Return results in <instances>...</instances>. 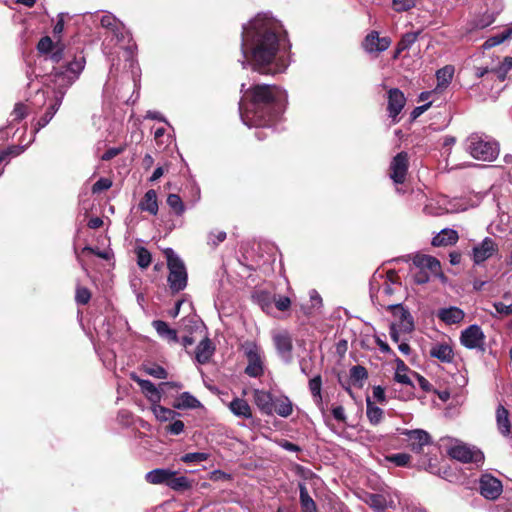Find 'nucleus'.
<instances>
[{"label": "nucleus", "mask_w": 512, "mask_h": 512, "mask_svg": "<svg viewBox=\"0 0 512 512\" xmlns=\"http://www.w3.org/2000/svg\"><path fill=\"white\" fill-rule=\"evenodd\" d=\"M286 35L279 20L270 13H259L243 25L239 60L260 74L274 75L288 67L284 55Z\"/></svg>", "instance_id": "f257e3e1"}, {"label": "nucleus", "mask_w": 512, "mask_h": 512, "mask_svg": "<svg viewBox=\"0 0 512 512\" xmlns=\"http://www.w3.org/2000/svg\"><path fill=\"white\" fill-rule=\"evenodd\" d=\"M240 92L239 113L248 127L271 128L285 111L287 93L276 85L256 84L246 88L243 83Z\"/></svg>", "instance_id": "f03ea898"}, {"label": "nucleus", "mask_w": 512, "mask_h": 512, "mask_svg": "<svg viewBox=\"0 0 512 512\" xmlns=\"http://www.w3.org/2000/svg\"><path fill=\"white\" fill-rule=\"evenodd\" d=\"M85 64L86 60L83 52H79L71 60H67L64 65L53 69L49 78L53 83L54 103L48 107L44 115L35 124V133H38L52 120L62 104L66 91L79 78L85 68Z\"/></svg>", "instance_id": "7ed1b4c3"}, {"label": "nucleus", "mask_w": 512, "mask_h": 512, "mask_svg": "<svg viewBox=\"0 0 512 512\" xmlns=\"http://www.w3.org/2000/svg\"><path fill=\"white\" fill-rule=\"evenodd\" d=\"M164 254L169 269L168 284L172 293H178L187 286V271L184 262L172 248H166Z\"/></svg>", "instance_id": "20e7f679"}, {"label": "nucleus", "mask_w": 512, "mask_h": 512, "mask_svg": "<svg viewBox=\"0 0 512 512\" xmlns=\"http://www.w3.org/2000/svg\"><path fill=\"white\" fill-rule=\"evenodd\" d=\"M466 150L473 158L482 161H493L499 154L498 144L479 134H472L467 138Z\"/></svg>", "instance_id": "39448f33"}, {"label": "nucleus", "mask_w": 512, "mask_h": 512, "mask_svg": "<svg viewBox=\"0 0 512 512\" xmlns=\"http://www.w3.org/2000/svg\"><path fill=\"white\" fill-rule=\"evenodd\" d=\"M242 347L247 359L245 373L253 378L261 377L265 368L262 349L254 342H245Z\"/></svg>", "instance_id": "423d86ee"}, {"label": "nucleus", "mask_w": 512, "mask_h": 512, "mask_svg": "<svg viewBox=\"0 0 512 512\" xmlns=\"http://www.w3.org/2000/svg\"><path fill=\"white\" fill-rule=\"evenodd\" d=\"M141 388L142 393L151 403V406L160 403L163 393L167 388L180 389L182 385L177 382H162L158 387L155 386L150 380L140 379L133 377Z\"/></svg>", "instance_id": "0eeeda50"}, {"label": "nucleus", "mask_w": 512, "mask_h": 512, "mask_svg": "<svg viewBox=\"0 0 512 512\" xmlns=\"http://www.w3.org/2000/svg\"><path fill=\"white\" fill-rule=\"evenodd\" d=\"M485 334L482 328L477 324L468 326L461 332L460 343L467 349L485 351Z\"/></svg>", "instance_id": "6e6552de"}, {"label": "nucleus", "mask_w": 512, "mask_h": 512, "mask_svg": "<svg viewBox=\"0 0 512 512\" xmlns=\"http://www.w3.org/2000/svg\"><path fill=\"white\" fill-rule=\"evenodd\" d=\"M448 454L451 458L463 463H481L484 460L482 451L466 444H456L449 448Z\"/></svg>", "instance_id": "1a4fd4ad"}, {"label": "nucleus", "mask_w": 512, "mask_h": 512, "mask_svg": "<svg viewBox=\"0 0 512 512\" xmlns=\"http://www.w3.org/2000/svg\"><path fill=\"white\" fill-rule=\"evenodd\" d=\"M409 167V156L407 152H399L393 157L390 163L389 176L395 184H403L406 181Z\"/></svg>", "instance_id": "9d476101"}, {"label": "nucleus", "mask_w": 512, "mask_h": 512, "mask_svg": "<svg viewBox=\"0 0 512 512\" xmlns=\"http://www.w3.org/2000/svg\"><path fill=\"white\" fill-rule=\"evenodd\" d=\"M273 343L281 360L285 364H290L293 360V342L291 335L287 331L274 333Z\"/></svg>", "instance_id": "9b49d317"}, {"label": "nucleus", "mask_w": 512, "mask_h": 512, "mask_svg": "<svg viewBox=\"0 0 512 512\" xmlns=\"http://www.w3.org/2000/svg\"><path fill=\"white\" fill-rule=\"evenodd\" d=\"M502 490L503 486L499 479L491 474H484L481 476L479 480V491L484 498L488 500H495L501 495Z\"/></svg>", "instance_id": "f8f14e48"}, {"label": "nucleus", "mask_w": 512, "mask_h": 512, "mask_svg": "<svg viewBox=\"0 0 512 512\" xmlns=\"http://www.w3.org/2000/svg\"><path fill=\"white\" fill-rule=\"evenodd\" d=\"M498 251V245L490 238L485 237L480 243L474 245L472 249V260L479 265L492 257Z\"/></svg>", "instance_id": "ddd939ff"}, {"label": "nucleus", "mask_w": 512, "mask_h": 512, "mask_svg": "<svg viewBox=\"0 0 512 512\" xmlns=\"http://www.w3.org/2000/svg\"><path fill=\"white\" fill-rule=\"evenodd\" d=\"M400 434L407 437L411 450L415 453H421L423 447L430 444L431 437L428 432L422 429H402Z\"/></svg>", "instance_id": "4468645a"}, {"label": "nucleus", "mask_w": 512, "mask_h": 512, "mask_svg": "<svg viewBox=\"0 0 512 512\" xmlns=\"http://www.w3.org/2000/svg\"><path fill=\"white\" fill-rule=\"evenodd\" d=\"M391 39L389 37H379L377 31H371L363 41V48L368 53H381L389 48Z\"/></svg>", "instance_id": "2eb2a0df"}, {"label": "nucleus", "mask_w": 512, "mask_h": 512, "mask_svg": "<svg viewBox=\"0 0 512 512\" xmlns=\"http://www.w3.org/2000/svg\"><path fill=\"white\" fill-rule=\"evenodd\" d=\"M406 103L404 93L398 88L388 90V114L393 120H396Z\"/></svg>", "instance_id": "dca6fc26"}, {"label": "nucleus", "mask_w": 512, "mask_h": 512, "mask_svg": "<svg viewBox=\"0 0 512 512\" xmlns=\"http://www.w3.org/2000/svg\"><path fill=\"white\" fill-rule=\"evenodd\" d=\"M413 263L417 268L427 271L434 276L439 275L441 272L440 262L430 255L418 254L413 258Z\"/></svg>", "instance_id": "f3484780"}, {"label": "nucleus", "mask_w": 512, "mask_h": 512, "mask_svg": "<svg viewBox=\"0 0 512 512\" xmlns=\"http://www.w3.org/2000/svg\"><path fill=\"white\" fill-rule=\"evenodd\" d=\"M101 26L110 30L118 41L125 38V27L114 15L111 13L104 14L100 19Z\"/></svg>", "instance_id": "a211bd4d"}, {"label": "nucleus", "mask_w": 512, "mask_h": 512, "mask_svg": "<svg viewBox=\"0 0 512 512\" xmlns=\"http://www.w3.org/2000/svg\"><path fill=\"white\" fill-rule=\"evenodd\" d=\"M389 308L393 311V314L399 320L400 330L403 332H410L414 328L413 318L410 312L405 309L402 304L389 305Z\"/></svg>", "instance_id": "6ab92c4d"}, {"label": "nucleus", "mask_w": 512, "mask_h": 512, "mask_svg": "<svg viewBox=\"0 0 512 512\" xmlns=\"http://www.w3.org/2000/svg\"><path fill=\"white\" fill-rule=\"evenodd\" d=\"M437 317L447 325L458 324L465 318V313L462 309L456 306L441 308L437 311Z\"/></svg>", "instance_id": "aec40b11"}, {"label": "nucleus", "mask_w": 512, "mask_h": 512, "mask_svg": "<svg viewBox=\"0 0 512 512\" xmlns=\"http://www.w3.org/2000/svg\"><path fill=\"white\" fill-rule=\"evenodd\" d=\"M253 399L259 410L267 415L273 413L274 401L272 395L264 390L255 389L253 391Z\"/></svg>", "instance_id": "412c9836"}, {"label": "nucleus", "mask_w": 512, "mask_h": 512, "mask_svg": "<svg viewBox=\"0 0 512 512\" xmlns=\"http://www.w3.org/2000/svg\"><path fill=\"white\" fill-rule=\"evenodd\" d=\"M215 352V346L209 338H204L196 347L195 359L199 364H206L210 361Z\"/></svg>", "instance_id": "4be33fe9"}, {"label": "nucleus", "mask_w": 512, "mask_h": 512, "mask_svg": "<svg viewBox=\"0 0 512 512\" xmlns=\"http://www.w3.org/2000/svg\"><path fill=\"white\" fill-rule=\"evenodd\" d=\"M430 355L444 363H450L454 358L453 349L447 343L434 344L430 349Z\"/></svg>", "instance_id": "5701e85b"}, {"label": "nucleus", "mask_w": 512, "mask_h": 512, "mask_svg": "<svg viewBox=\"0 0 512 512\" xmlns=\"http://www.w3.org/2000/svg\"><path fill=\"white\" fill-rule=\"evenodd\" d=\"M496 423L499 433L505 437L510 435L511 422L509 419V411L502 405L496 410Z\"/></svg>", "instance_id": "b1692460"}, {"label": "nucleus", "mask_w": 512, "mask_h": 512, "mask_svg": "<svg viewBox=\"0 0 512 512\" xmlns=\"http://www.w3.org/2000/svg\"><path fill=\"white\" fill-rule=\"evenodd\" d=\"M153 328L156 330L158 335L167 340L168 342L177 343L179 341L177 331L169 327V325L162 320H154L152 322Z\"/></svg>", "instance_id": "393cba45"}, {"label": "nucleus", "mask_w": 512, "mask_h": 512, "mask_svg": "<svg viewBox=\"0 0 512 512\" xmlns=\"http://www.w3.org/2000/svg\"><path fill=\"white\" fill-rule=\"evenodd\" d=\"M230 411L237 417L250 419L252 417L251 407L248 402L242 398H235L229 403Z\"/></svg>", "instance_id": "a878e982"}, {"label": "nucleus", "mask_w": 512, "mask_h": 512, "mask_svg": "<svg viewBox=\"0 0 512 512\" xmlns=\"http://www.w3.org/2000/svg\"><path fill=\"white\" fill-rule=\"evenodd\" d=\"M457 240V232L453 229L445 228L433 237L432 245L435 247L447 246L456 243Z\"/></svg>", "instance_id": "bb28decb"}, {"label": "nucleus", "mask_w": 512, "mask_h": 512, "mask_svg": "<svg viewBox=\"0 0 512 512\" xmlns=\"http://www.w3.org/2000/svg\"><path fill=\"white\" fill-rule=\"evenodd\" d=\"M139 208L142 211L149 212L152 215H156L158 213V200L157 193L155 190H148L142 200L139 203Z\"/></svg>", "instance_id": "cd10ccee"}, {"label": "nucleus", "mask_w": 512, "mask_h": 512, "mask_svg": "<svg viewBox=\"0 0 512 512\" xmlns=\"http://www.w3.org/2000/svg\"><path fill=\"white\" fill-rule=\"evenodd\" d=\"M507 40H512V24L506 27L501 33L489 37L482 45L484 50H489Z\"/></svg>", "instance_id": "c85d7f7f"}, {"label": "nucleus", "mask_w": 512, "mask_h": 512, "mask_svg": "<svg viewBox=\"0 0 512 512\" xmlns=\"http://www.w3.org/2000/svg\"><path fill=\"white\" fill-rule=\"evenodd\" d=\"M172 470L170 469H154L145 475V479L151 484H165L167 485L171 477Z\"/></svg>", "instance_id": "c756f323"}, {"label": "nucleus", "mask_w": 512, "mask_h": 512, "mask_svg": "<svg viewBox=\"0 0 512 512\" xmlns=\"http://www.w3.org/2000/svg\"><path fill=\"white\" fill-rule=\"evenodd\" d=\"M167 486L175 491H185L192 487V481L186 476H177V473L172 471Z\"/></svg>", "instance_id": "7c9ffc66"}, {"label": "nucleus", "mask_w": 512, "mask_h": 512, "mask_svg": "<svg viewBox=\"0 0 512 512\" xmlns=\"http://www.w3.org/2000/svg\"><path fill=\"white\" fill-rule=\"evenodd\" d=\"M300 505L302 512H317L315 501L311 498L308 490L303 483H299Z\"/></svg>", "instance_id": "2f4dec72"}, {"label": "nucleus", "mask_w": 512, "mask_h": 512, "mask_svg": "<svg viewBox=\"0 0 512 512\" xmlns=\"http://www.w3.org/2000/svg\"><path fill=\"white\" fill-rule=\"evenodd\" d=\"M384 412L375 406L370 397L366 398V416L372 425H378L383 419Z\"/></svg>", "instance_id": "473e14b6"}, {"label": "nucleus", "mask_w": 512, "mask_h": 512, "mask_svg": "<svg viewBox=\"0 0 512 512\" xmlns=\"http://www.w3.org/2000/svg\"><path fill=\"white\" fill-rule=\"evenodd\" d=\"M421 31H416V32H407L405 33L400 41L398 42L397 44V47H396V50H395V55H394V58H397L398 55L405 51V50H408L409 48H411V46L416 42V40L418 39L419 35H420Z\"/></svg>", "instance_id": "72a5a7b5"}, {"label": "nucleus", "mask_w": 512, "mask_h": 512, "mask_svg": "<svg viewBox=\"0 0 512 512\" xmlns=\"http://www.w3.org/2000/svg\"><path fill=\"white\" fill-rule=\"evenodd\" d=\"M201 403L189 392H183L174 402L173 407L176 409H193L198 408Z\"/></svg>", "instance_id": "f704fd0d"}, {"label": "nucleus", "mask_w": 512, "mask_h": 512, "mask_svg": "<svg viewBox=\"0 0 512 512\" xmlns=\"http://www.w3.org/2000/svg\"><path fill=\"white\" fill-rule=\"evenodd\" d=\"M134 48V46H127L124 49L123 57L125 59L124 67L130 69L132 78L135 81V78L138 75L139 68L137 60L135 59Z\"/></svg>", "instance_id": "c9c22d12"}, {"label": "nucleus", "mask_w": 512, "mask_h": 512, "mask_svg": "<svg viewBox=\"0 0 512 512\" xmlns=\"http://www.w3.org/2000/svg\"><path fill=\"white\" fill-rule=\"evenodd\" d=\"M151 409L157 420L161 422L171 421L178 415L174 410L161 406L159 403L152 405Z\"/></svg>", "instance_id": "e433bc0d"}, {"label": "nucleus", "mask_w": 512, "mask_h": 512, "mask_svg": "<svg viewBox=\"0 0 512 512\" xmlns=\"http://www.w3.org/2000/svg\"><path fill=\"white\" fill-rule=\"evenodd\" d=\"M292 411V403L287 397L274 401L273 412H276L279 416L288 417L292 414Z\"/></svg>", "instance_id": "4c0bfd02"}, {"label": "nucleus", "mask_w": 512, "mask_h": 512, "mask_svg": "<svg viewBox=\"0 0 512 512\" xmlns=\"http://www.w3.org/2000/svg\"><path fill=\"white\" fill-rule=\"evenodd\" d=\"M321 388H322V379H321V376L318 374V375L314 376L313 378H311L309 381V390L311 392L314 402L317 405L322 403Z\"/></svg>", "instance_id": "58836bf2"}, {"label": "nucleus", "mask_w": 512, "mask_h": 512, "mask_svg": "<svg viewBox=\"0 0 512 512\" xmlns=\"http://www.w3.org/2000/svg\"><path fill=\"white\" fill-rule=\"evenodd\" d=\"M454 69L452 66H445L436 72L438 86L446 87L452 80Z\"/></svg>", "instance_id": "ea45409f"}, {"label": "nucleus", "mask_w": 512, "mask_h": 512, "mask_svg": "<svg viewBox=\"0 0 512 512\" xmlns=\"http://www.w3.org/2000/svg\"><path fill=\"white\" fill-rule=\"evenodd\" d=\"M167 204L177 216H181L185 212V205L181 197L177 194H169Z\"/></svg>", "instance_id": "a19ab883"}, {"label": "nucleus", "mask_w": 512, "mask_h": 512, "mask_svg": "<svg viewBox=\"0 0 512 512\" xmlns=\"http://www.w3.org/2000/svg\"><path fill=\"white\" fill-rule=\"evenodd\" d=\"M368 377V373L365 367L361 365L353 366L350 369V378L353 381L354 384H358L359 386H362V383L364 380H366Z\"/></svg>", "instance_id": "79ce46f5"}, {"label": "nucleus", "mask_w": 512, "mask_h": 512, "mask_svg": "<svg viewBox=\"0 0 512 512\" xmlns=\"http://www.w3.org/2000/svg\"><path fill=\"white\" fill-rule=\"evenodd\" d=\"M210 454L206 452L186 453L181 457V461L187 464H198L208 460Z\"/></svg>", "instance_id": "37998d69"}, {"label": "nucleus", "mask_w": 512, "mask_h": 512, "mask_svg": "<svg viewBox=\"0 0 512 512\" xmlns=\"http://www.w3.org/2000/svg\"><path fill=\"white\" fill-rule=\"evenodd\" d=\"M137 264L140 268L145 269L151 264V253L145 247L136 249Z\"/></svg>", "instance_id": "c03bdc74"}, {"label": "nucleus", "mask_w": 512, "mask_h": 512, "mask_svg": "<svg viewBox=\"0 0 512 512\" xmlns=\"http://www.w3.org/2000/svg\"><path fill=\"white\" fill-rule=\"evenodd\" d=\"M28 115V108L23 103H16L11 113L10 123L20 122Z\"/></svg>", "instance_id": "a18cd8bd"}, {"label": "nucleus", "mask_w": 512, "mask_h": 512, "mask_svg": "<svg viewBox=\"0 0 512 512\" xmlns=\"http://www.w3.org/2000/svg\"><path fill=\"white\" fill-rule=\"evenodd\" d=\"M56 44L53 43L52 39L49 36L42 37L37 45V50L40 54L48 55L54 48Z\"/></svg>", "instance_id": "49530a36"}, {"label": "nucleus", "mask_w": 512, "mask_h": 512, "mask_svg": "<svg viewBox=\"0 0 512 512\" xmlns=\"http://www.w3.org/2000/svg\"><path fill=\"white\" fill-rule=\"evenodd\" d=\"M493 21H494V19L489 17V16L488 17H482V18L476 20L474 23L471 24L470 27H467L465 34H461V38H464L468 33L472 32L473 30H478V29L486 28Z\"/></svg>", "instance_id": "de8ad7c7"}, {"label": "nucleus", "mask_w": 512, "mask_h": 512, "mask_svg": "<svg viewBox=\"0 0 512 512\" xmlns=\"http://www.w3.org/2000/svg\"><path fill=\"white\" fill-rule=\"evenodd\" d=\"M387 460L398 467H405L409 464L411 456L407 453H396L388 456Z\"/></svg>", "instance_id": "09e8293b"}, {"label": "nucleus", "mask_w": 512, "mask_h": 512, "mask_svg": "<svg viewBox=\"0 0 512 512\" xmlns=\"http://www.w3.org/2000/svg\"><path fill=\"white\" fill-rule=\"evenodd\" d=\"M64 59V49L63 46L59 43L56 44L55 48L44 57V60L51 61L52 63H59Z\"/></svg>", "instance_id": "8fccbe9b"}, {"label": "nucleus", "mask_w": 512, "mask_h": 512, "mask_svg": "<svg viewBox=\"0 0 512 512\" xmlns=\"http://www.w3.org/2000/svg\"><path fill=\"white\" fill-rule=\"evenodd\" d=\"M368 503L372 508L379 511H383L386 508V500L384 496L380 494H370Z\"/></svg>", "instance_id": "3c124183"}, {"label": "nucleus", "mask_w": 512, "mask_h": 512, "mask_svg": "<svg viewBox=\"0 0 512 512\" xmlns=\"http://www.w3.org/2000/svg\"><path fill=\"white\" fill-rule=\"evenodd\" d=\"M226 239V232L224 231H217V232H210L208 236L207 243L208 245L212 246L213 248L217 247L221 242H223Z\"/></svg>", "instance_id": "603ef678"}, {"label": "nucleus", "mask_w": 512, "mask_h": 512, "mask_svg": "<svg viewBox=\"0 0 512 512\" xmlns=\"http://www.w3.org/2000/svg\"><path fill=\"white\" fill-rule=\"evenodd\" d=\"M299 366H300L301 372L304 375L309 376L313 371V366H314L313 357L308 356V357L301 358L299 360Z\"/></svg>", "instance_id": "864d4df0"}, {"label": "nucleus", "mask_w": 512, "mask_h": 512, "mask_svg": "<svg viewBox=\"0 0 512 512\" xmlns=\"http://www.w3.org/2000/svg\"><path fill=\"white\" fill-rule=\"evenodd\" d=\"M91 298L90 291L85 287H77L75 300L78 304L85 305Z\"/></svg>", "instance_id": "5fc2aeb1"}, {"label": "nucleus", "mask_w": 512, "mask_h": 512, "mask_svg": "<svg viewBox=\"0 0 512 512\" xmlns=\"http://www.w3.org/2000/svg\"><path fill=\"white\" fill-rule=\"evenodd\" d=\"M145 372L158 379H165L167 377V371L159 365L146 367Z\"/></svg>", "instance_id": "6e6d98bb"}, {"label": "nucleus", "mask_w": 512, "mask_h": 512, "mask_svg": "<svg viewBox=\"0 0 512 512\" xmlns=\"http://www.w3.org/2000/svg\"><path fill=\"white\" fill-rule=\"evenodd\" d=\"M493 307L496 314L501 316L512 315V304H504L503 302H494Z\"/></svg>", "instance_id": "4d7b16f0"}, {"label": "nucleus", "mask_w": 512, "mask_h": 512, "mask_svg": "<svg viewBox=\"0 0 512 512\" xmlns=\"http://www.w3.org/2000/svg\"><path fill=\"white\" fill-rule=\"evenodd\" d=\"M416 0H393V5L396 11L402 12L413 8Z\"/></svg>", "instance_id": "13d9d810"}, {"label": "nucleus", "mask_w": 512, "mask_h": 512, "mask_svg": "<svg viewBox=\"0 0 512 512\" xmlns=\"http://www.w3.org/2000/svg\"><path fill=\"white\" fill-rule=\"evenodd\" d=\"M112 186V181L108 178H100L97 180L92 186L93 193H99L101 191L107 190Z\"/></svg>", "instance_id": "bf43d9fd"}, {"label": "nucleus", "mask_w": 512, "mask_h": 512, "mask_svg": "<svg viewBox=\"0 0 512 512\" xmlns=\"http://www.w3.org/2000/svg\"><path fill=\"white\" fill-rule=\"evenodd\" d=\"M184 423L181 420H175L168 426H166L167 433L171 435H179L184 431Z\"/></svg>", "instance_id": "052dcab7"}, {"label": "nucleus", "mask_w": 512, "mask_h": 512, "mask_svg": "<svg viewBox=\"0 0 512 512\" xmlns=\"http://www.w3.org/2000/svg\"><path fill=\"white\" fill-rule=\"evenodd\" d=\"M417 269L418 270L413 275L414 282L417 284H425L429 282L431 274L427 271L421 270L420 268Z\"/></svg>", "instance_id": "680f3d73"}, {"label": "nucleus", "mask_w": 512, "mask_h": 512, "mask_svg": "<svg viewBox=\"0 0 512 512\" xmlns=\"http://www.w3.org/2000/svg\"><path fill=\"white\" fill-rule=\"evenodd\" d=\"M291 305V300L286 296H279L275 299V306L280 311H286Z\"/></svg>", "instance_id": "e2e57ef3"}, {"label": "nucleus", "mask_w": 512, "mask_h": 512, "mask_svg": "<svg viewBox=\"0 0 512 512\" xmlns=\"http://www.w3.org/2000/svg\"><path fill=\"white\" fill-rule=\"evenodd\" d=\"M3 151L7 155V157L10 159L12 157H16V156H19L20 154H22L25 151V147L19 146V145H13Z\"/></svg>", "instance_id": "0e129e2a"}, {"label": "nucleus", "mask_w": 512, "mask_h": 512, "mask_svg": "<svg viewBox=\"0 0 512 512\" xmlns=\"http://www.w3.org/2000/svg\"><path fill=\"white\" fill-rule=\"evenodd\" d=\"M123 151L122 148H118V147H112V148H109L102 156H101V159L103 161H109L111 159H113L114 157H116L117 155H119L121 152Z\"/></svg>", "instance_id": "69168bd1"}, {"label": "nucleus", "mask_w": 512, "mask_h": 512, "mask_svg": "<svg viewBox=\"0 0 512 512\" xmlns=\"http://www.w3.org/2000/svg\"><path fill=\"white\" fill-rule=\"evenodd\" d=\"M332 415L333 417L340 421V422H345L346 421V415H345V410L342 406H336L332 409Z\"/></svg>", "instance_id": "338daca9"}, {"label": "nucleus", "mask_w": 512, "mask_h": 512, "mask_svg": "<svg viewBox=\"0 0 512 512\" xmlns=\"http://www.w3.org/2000/svg\"><path fill=\"white\" fill-rule=\"evenodd\" d=\"M279 445L284 450L289 451V452H299L301 450V448L298 445H296L288 440H281L279 442Z\"/></svg>", "instance_id": "774afa93"}]
</instances>
